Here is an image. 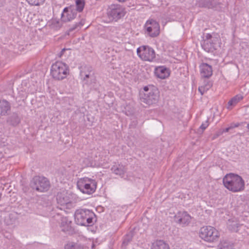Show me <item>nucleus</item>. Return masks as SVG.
<instances>
[{"mask_svg": "<svg viewBox=\"0 0 249 249\" xmlns=\"http://www.w3.org/2000/svg\"><path fill=\"white\" fill-rule=\"evenodd\" d=\"M223 182L225 187L232 192H241L245 189L244 179L237 174H227L223 178Z\"/></svg>", "mask_w": 249, "mask_h": 249, "instance_id": "f257e3e1", "label": "nucleus"}, {"mask_svg": "<svg viewBox=\"0 0 249 249\" xmlns=\"http://www.w3.org/2000/svg\"><path fill=\"white\" fill-rule=\"evenodd\" d=\"M74 219L78 225L85 226H91L97 220L95 214L92 211L86 209L77 210L74 213Z\"/></svg>", "mask_w": 249, "mask_h": 249, "instance_id": "f03ea898", "label": "nucleus"}, {"mask_svg": "<svg viewBox=\"0 0 249 249\" xmlns=\"http://www.w3.org/2000/svg\"><path fill=\"white\" fill-rule=\"evenodd\" d=\"M143 94H141L140 100L148 106L157 103L160 97V91L157 87L148 85L143 88Z\"/></svg>", "mask_w": 249, "mask_h": 249, "instance_id": "7ed1b4c3", "label": "nucleus"}, {"mask_svg": "<svg viewBox=\"0 0 249 249\" xmlns=\"http://www.w3.org/2000/svg\"><path fill=\"white\" fill-rule=\"evenodd\" d=\"M69 67L61 61H57L51 67V73L53 78L56 80H62L69 73Z\"/></svg>", "mask_w": 249, "mask_h": 249, "instance_id": "20e7f679", "label": "nucleus"}, {"mask_svg": "<svg viewBox=\"0 0 249 249\" xmlns=\"http://www.w3.org/2000/svg\"><path fill=\"white\" fill-rule=\"evenodd\" d=\"M77 186L82 193L92 194L96 190L97 183L95 180L85 177L81 178L77 181Z\"/></svg>", "mask_w": 249, "mask_h": 249, "instance_id": "39448f33", "label": "nucleus"}, {"mask_svg": "<svg viewBox=\"0 0 249 249\" xmlns=\"http://www.w3.org/2000/svg\"><path fill=\"white\" fill-rule=\"evenodd\" d=\"M200 237L208 242H213L219 237L218 231L213 227L204 226L201 227L199 232Z\"/></svg>", "mask_w": 249, "mask_h": 249, "instance_id": "423d86ee", "label": "nucleus"}, {"mask_svg": "<svg viewBox=\"0 0 249 249\" xmlns=\"http://www.w3.org/2000/svg\"><path fill=\"white\" fill-rule=\"evenodd\" d=\"M31 187L37 191L43 192L48 191L50 184L48 179L44 177L36 176L31 181Z\"/></svg>", "mask_w": 249, "mask_h": 249, "instance_id": "0eeeda50", "label": "nucleus"}, {"mask_svg": "<svg viewBox=\"0 0 249 249\" xmlns=\"http://www.w3.org/2000/svg\"><path fill=\"white\" fill-rule=\"evenodd\" d=\"M107 14L109 18L117 21L124 16L125 9L120 4H112L108 7Z\"/></svg>", "mask_w": 249, "mask_h": 249, "instance_id": "6e6552de", "label": "nucleus"}, {"mask_svg": "<svg viewBox=\"0 0 249 249\" xmlns=\"http://www.w3.org/2000/svg\"><path fill=\"white\" fill-rule=\"evenodd\" d=\"M137 53L139 57L143 61H154L156 59V53L153 48L147 46L139 47Z\"/></svg>", "mask_w": 249, "mask_h": 249, "instance_id": "1a4fd4ad", "label": "nucleus"}, {"mask_svg": "<svg viewBox=\"0 0 249 249\" xmlns=\"http://www.w3.org/2000/svg\"><path fill=\"white\" fill-rule=\"evenodd\" d=\"M77 13L75 6L71 5L64 8L61 15V21L64 23L70 22L77 16Z\"/></svg>", "mask_w": 249, "mask_h": 249, "instance_id": "9d476101", "label": "nucleus"}, {"mask_svg": "<svg viewBox=\"0 0 249 249\" xmlns=\"http://www.w3.org/2000/svg\"><path fill=\"white\" fill-rule=\"evenodd\" d=\"M216 41V38L213 37L210 34H204L201 42V47L206 52H211L214 49Z\"/></svg>", "mask_w": 249, "mask_h": 249, "instance_id": "9b49d317", "label": "nucleus"}, {"mask_svg": "<svg viewBox=\"0 0 249 249\" xmlns=\"http://www.w3.org/2000/svg\"><path fill=\"white\" fill-rule=\"evenodd\" d=\"M146 31L152 37L158 36L160 34V25L158 22L153 19L148 20L146 24Z\"/></svg>", "mask_w": 249, "mask_h": 249, "instance_id": "f8f14e48", "label": "nucleus"}, {"mask_svg": "<svg viewBox=\"0 0 249 249\" xmlns=\"http://www.w3.org/2000/svg\"><path fill=\"white\" fill-rule=\"evenodd\" d=\"M191 217L187 212H178L174 216L175 221L183 226L188 225L191 222Z\"/></svg>", "mask_w": 249, "mask_h": 249, "instance_id": "ddd939ff", "label": "nucleus"}, {"mask_svg": "<svg viewBox=\"0 0 249 249\" xmlns=\"http://www.w3.org/2000/svg\"><path fill=\"white\" fill-rule=\"evenodd\" d=\"M56 200L58 204L61 206L68 205L71 203L70 194L65 191L57 194Z\"/></svg>", "mask_w": 249, "mask_h": 249, "instance_id": "4468645a", "label": "nucleus"}, {"mask_svg": "<svg viewBox=\"0 0 249 249\" xmlns=\"http://www.w3.org/2000/svg\"><path fill=\"white\" fill-rule=\"evenodd\" d=\"M201 76L203 78H209L213 74L212 67L205 63H202L199 66Z\"/></svg>", "mask_w": 249, "mask_h": 249, "instance_id": "2eb2a0df", "label": "nucleus"}, {"mask_svg": "<svg viewBox=\"0 0 249 249\" xmlns=\"http://www.w3.org/2000/svg\"><path fill=\"white\" fill-rule=\"evenodd\" d=\"M81 76H84L83 80L85 81V84L89 85L91 88L94 87V84L96 83V78L94 75L93 72L90 71L88 73L84 71L81 72Z\"/></svg>", "mask_w": 249, "mask_h": 249, "instance_id": "dca6fc26", "label": "nucleus"}, {"mask_svg": "<svg viewBox=\"0 0 249 249\" xmlns=\"http://www.w3.org/2000/svg\"><path fill=\"white\" fill-rule=\"evenodd\" d=\"M154 73L156 77L161 79L167 78L170 75L169 69L164 66H160L156 68Z\"/></svg>", "mask_w": 249, "mask_h": 249, "instance_id": "f3484780", "label": "nucleus"}, {"mask_svg": "<svg viewBox=\"0 0 249 249\" xmlns=\"http://www.w3.org/2000/svg\"><path fill=\"white\" fill-rule=\"evenodd\" d=\"M220 3L219 0H199L198 2L199 7L208 8L215 7Z\"/></svg>", "mask_w": 249, "mask_h": 249, "instance_id": "a211bd4d", "label": "nucleus"}, {"mask_svg": "<svg viewBox=\"0 0 249 249\" xmlns=\"http://www.w3.org/2000/svg\"><path fill=\"white\" fill-rule=\"evenodd\" d=\"M11 109L10 103L6 100H0V115L5 116Z\"/></svg>", "mask_w": 249, "mask_h": 249, "instance_id": "6ab92c4d", "label": "nucleus"}, {"mask_svg": "<svg viewBox=\"0 0 249 249\" xmlns=\"http://www.w3.org/2000/svg\"><path fill=\"white\" fill-rule=\"evenodd\" d=\"M112 173L117 175L123 177L125 172L126 169L124 166L120 164H116L114 165L111 168Z\"/></svg>", "mask_w": 249, "mask_h": 249, "instance_id": "aec40b11", "label": "nucleus"}, {"mask_svg": "<svg viewBox=\"0 0 249 249\" xmlns=\"http://www.w3.org/2000/svg\"><path fill=\"white\" fill-rule=\"evenodd\" d=\"M71 221L68 217H63L60 222V227L62 231L65 232L71 229Z\"/></svg>", "mask_w": 249, "mask_h": 249, "instance_id": "412c9836", "label": "nucleus"}, {"mask_svg": "<svg viewBox=\"0 0 249 249\" xmlns=\"http://www.w3.org/2000/svg\"><path fill=\"white\" fill-rule=\"evenodd\" d=\"M150 249H170V247L164 241L160 240L153 243Z\"/></svg>", "mask_w": 249, "mask_h": 249, "instance_id": "4be33fe9", "label": "nucleus"}, {"mask_svg": "<svg viewBox=\"0 0 249 249\" xmlns=\"http://www.w3.org/2000/svg\"><path fill=\"white\" fill-rule=\"evenodd\" d=\"M212 82L209 80H204L201 86L198 87V91L201 95L208 90L212 86Z\"/></svg>", "mask_w": 249, "mask_h": 249, "instance_id": "5701e85b", "label": "nucleus"}, {"mask_svg": "<svg viewBox=\"0 0 249 249\" xmlns=\"http://www.w3.org/2000/svg\"><path fill=\"white\" fill-rule=\"evenodd\" d=\"M7 122L10 125L15 126L18 125L20 122V118L17 113H13L8 117Z\"/></svg>", "mask_w": 249, "mask_h": 249, "instance_id": "b1692460", "label": "nucleus"}, {"mask_svg": "<svg viewBox=\"0 0 249 249\" xmlns=\"http://www.w3.org/2000/svg\"><path fill=\"white\" fill-rule=\"evenodd\" d=\"M85 24V19L82 18L80 20V21L75 22V24L70 27L68 31L69 32H71L75 30H79Z\"/></svg>", "mask_w": 249, "mask_h": 249, "instance_id": "393cba45", "label": "nucleus"}, {"mask_svg": "<svg viewBox=\"0 0 249 249\" xmlns=\"http://www.w3.org/2000/svg\"><path fill=\"white\" fill-rule=\"evenodd\" d=\"M227 224L228 227L230 231H237V228L238 227L239 224L236 221H234L231 219H229Z\"/></svg>", "mask_w": 249, "mask_h": 249, "instance_id": "a878e982", "label": "nucleus"}, {"mask_svg": "<svg viewBox=\"0 0 249 249\" xmlns=\"http://www.w3.org/2000/svg\"><path fill=\"white\" fill-rule=\"evenodd\" d=\"M243 97L240 94L236 95L232 98L229 102L228 105L230 106H234L237 104L240 101L242 100Z\"/></svg>", "mask_w": 249, "mask_h": 249, "instance_id": "bb28decb", "label": "nucleus"}, {"mask_svg": "<svg viewBox=\"0 0 249 249\" xmlns=\"http://www.w3.org/2000/svg\"><path fill=\"white\" fill-rule=\"evenodd\" d=\"M76 6H75V9L76 10V12H81L85 6V0H76L75 1Z\"/></svg>", "mask_w": 249, "mask_h": 249, "instance_id": "cd10ccee", "label": "nucleus"}, {"mask_svg": "<svg viewBox=\"0 0 249 249\" xmlns=\"http://www.w3.org/2000/svg\"><path fill=\"white\" fill-rule=\"evenodd\" d=\"M133 235L132 231H130L128 233L125 235L124 237L122 246L125 247L131 241Z\"/></svg>", "mask_w": 249, "mask_h": 249, "instance_id": "c85d7f7f", "label": "nucleus"}, {"mask_svg": "<svg viewBox=\"0 0 249 249\" xmlns=\"http://www.w3.org/2000/svg\"><path fill=\"white\" fill-rule=\"evenodd\" d=\"M219 249H233V245L232 243L227 241L221 242L219 246Z\"/></svg>", "mask_w": 249, "mask_h": 249, "instance_id": "c756f323", "label": "nucleus"}, {"mask_svg": "<svg viewBox=\"0 0 249 249\" xmlns=\"http://www.w3.org/2000/svg\"><path fill=\"white\" fill-rule=\"evenodd\" d=\"M64 249H83L79 244L71 242L65 245Z\"/></svg>", "mask_w": 249, "mask_h": 249, "instance_id": "7c9ffc66", "label": "nucleus"}, {"mask_svg": "<svg viewBox=\"0 0 249 249\" xmlns=\"http://www.w3.org/2000/svg\"><path fill=\"white\" fill-rule=\"evenodd\" d=\"M30 5H39L43 3L45 0H26Z\"/></svg>", "mask_w": 249, "mask_h": 249, "instance_id": "2f4dec72", "label": "nucleus"}, {"mask_svg": "<svg viewBox=\"0 0 249 249\" xmlns=\"http://www.w3.org/2000/svg\"><path fill=\"white\" fill-rule=\"evenodd\" d=\"M209 125L208 121L207 120L205 122L203 123L199 127V129H201L203 132Z\"/></svg>", "mask_w": 249, "mask_h": 249, "instance_id": "473e14b6", "label": "nucleus"}, {"mask_svg": "<svg viewBox=\"0 0 249 249\" xmlns=\"http://www.w3.org/2000/svg\"><path fill=\"white\" fill-rule=\"evenodd\" d=\"M239 125H240V124L237 123L236 124H231V125L230 126H231V129H233L234 128L238 127Z\"/></svg>", "mask_w": 249, "mask_h": 249, "instance_id": "72a5a7b5", "label": "nucleus"}, {"mask_svg": "<svg viewBox=\"0 0 249 249\" xmlns=\"http://www.w3.org/2000/svg\"><path fill=\"white\" fill-rule=\"evenodd\" d=\"M230 129H231V126L228 127H227V128H226L223 129L222 133L228 132L229 131V130Z\"/></svg>", "mask_w": 249, "mask_h": 249, "instance_id": "f704fd0d", "label": "nucleus"}, {"mask_svg": "<svg viewBox=\"0 0 249 249\" xmlns=\"http://www.w3.org/2000/svg\"><path fill=\"white\" fill-rule=\"evenodd\" d=\"M5 0H0V6H1L3 5Z\"/></svg>", "mask_w": 249, "mask_h": 249, "instance_id": "c9c22d12", "label": "nucleus"}, {"mask_svg": "<svg viewBox=\"0 0 249 249\" xmlns=\"http://www.w3.org/2000/svg\"><path fill=\"white\" fill-rule=\"evenodd\" d=\"M66 49H63L62 50L61 52V54L63 53L65 51Z\"/></svg>", "mask_w": 249, "mask_h": 249, "instance_id": "e433bc0d", "label": "nucleus"}, {"mask_svg": "<svg viewBox=\"0 0 249 249\" xmlns=\"http://www.w3.org/2000/svg\"><path fill=\"white\" fill-rule=\"evenodd\" d=\"M247 128L249 130V123L247 124Z\"/></svg>", "mask_w": 249, "mask_h": 249, "instance_id": "4c0bfd02", "label": "nucleus"}]
</instances>
